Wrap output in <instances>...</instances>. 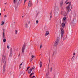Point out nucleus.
<instances>
[{
    "label": "nucleus",
    "instance_id": "37998d69",
    "mask_svg": "<svg viewBox=\"0 0 78 78\" xmlns=\"http://www.w3.org/2000/svg\"><path fill=\"white\" fill-rule=\"evenodd\" d=\"M47 78H51V77H48Z\"/></svg>",
    "mask_w": 78,
    "mask_h": 78
},
{
    "label": "nucleus",
    "instance_id": "dca6fc26",
    "mask_svg": "<svg viewBox=\"0 0 78 78\" xmlns=\"http://www.w3.org/2000/svg\"><path fill=\"white\" fill-rule=\"evenodd\" d=\"M25 27L26 28H28V24H27V23H26L25 24Z\"/></svg>",
    "mask_w": 78,
    "mask_h": 78
},
{
    "label": "nucleus",
    "instance_id": "f03ea898",
    "mask_svg": "<svg viewBox=\"0 0 78 78\" xmlns=\"http://www.w3.org/2000/svg\"><path fill=\"white\" fill-rule=\"evenodd\" d=\"M55 15H58V11H59V8L56 5H55Z\"/></svg>",
    "mask_w": 78,
    "mask_h": 78
},
{
    "label": "nucleus",
    "instance_id": "c03bdc74",
    "mask_svg": "<svg viewBox=\"0 0 78 78\" xmlns=\"http://www.w3.org/2000/svg\"><path fill=\"white\" fill-rule=\"evenodd\" d=\"M33 78H34V77H35V76H33Z\"/></svg>",
    "mask_w": 78,
    "mask_h": 78
},
{
    "label": "nucleus",
    "instance_id": "4c0bfd02",
    "mask_svg": "<svg viewBox=\"0 0 78 78\" xmlns=\"http://www.w3.org/2000/svg\"><path fill=\"white\" fill-rule=\"evenodd\" d=\"M48 69L49 70V64L48 65Z\"/></svg>",
    "mask_w": 78,
    "mask_h": 78
},
{
    "label": "nucleus",
    "instance_id": "a878e982",
    "mask_svg": "<svg viewBox=\"0 0 78 78\" xmlns=\"http://www.w3.org/2000/svg\"><path fill=\"white\" fill-rule=\"evenodd\" d=\"M63 19V20L65 21V20H66V17H64Z\"/></svg>",
    "mask_w": 78,
    "mask_h": 78
},
{
    "label": "nucleus",
    "instance_id": "6ab92c4d",
    "mask_svg": "<svg viewBox=\"0 0 78 78\" xmlns=\"http://www.w3.org/2000/svg\"><path fill=\"white\" fill-rule=\"evenodd\" d=\"M40 66L41 68H42V61H40Z\"/></svg>",
    "mask_w": 78,
    "mask_h": 78
},
{
    "label": "nucleus",
    "instance_id": "20e7f679",
    "mask_svg": "<svg viewBox=\"0 0 78 78\" xmlns=\"http://www.w3.org/2000/svg\"><path fill=\"white\" fill-rule=\"evenodd\" d=\"M60 30H61V37H63V36L64 35V29H63L62 28H61Z\"/></svg>",
    "mask_w": 78,
    "mask_h": 78
},
{
    "label": "nucleus",
    "instance_id": "72a5a7b5",
    "mask_svg": "<svg viewBox=\"0 0 78 78\" xmlns=\"http://www.w3.org/2000/svg\"><path fill=\"white\" fill-rule=\"evenodd\" d=\"M38 22H39V21H38V20H37L36 21V23H37V24L38 23Z\"/></svg>",
    "mask_w": 78,
    "mask_h": 78
},
{
    "label": "nucleus",
    "instance_id": "6e6552de",
    "mask_svg": "<svg viewBox=\"0 0 78 78\" xmlns=\"http://www.w3.org/2000/svg\"><path fill=\"white\" fill-rule=\"evenodd\" d=\"M52 14V11H51V12L50 13V19L49 20H51V17H53V16H52V15H51Z\"/></svg>",
    "mask_w": 78,
    "mask_h": 78
},
{
    "label": "nucleus",
    "instance_id": "5701e85b",
    "mask_svg": "<svg viewBox=\"0 0 78 78\" xmlns=\"http://www.w3.org/2000/svg\"><path fill=\"white\" fill-rule=\"evenodd\" d=\"M4 24H5V22H4L3 21H2V22L1 25H4Z\"/></svg>",
    "mask_w": 78,
    "mask_h": 78
},
{
    "label": "nucleus",
    "instance_id": "a211bd4d",
    "mask_svg": "<svg viewBox=\"0 0 78 78\" xmlns=\"http://www.w3.org/2000/svg\"><path fill=\"white\" fill-rule=\"evenodd\" d=\"M49 72H48V73H46V76H49Z\"/></svg>",
    "mask_w": 78,
    "mask_h": 78
},
{
    "label": "nucleus",
    "instance_id": "864d4df0",
    "mask_svg": "<svg viewBox=\"0 0 78 78\" xmlns=\"http://www.w3.org/2000/svg\"><path fill=\"white\" fill-rule=\"evenodd\" d=\"M5 5H6V3H5Z\"/></svg>",
    "mask_w": 78,
    "mask_h": 78
},
{
    "label": "nucleus",
    "instance_id": "c9c22d12",
    "mask_svg": "<svg viewBox=\"0 0 78 78\" xmlns=\"http://www.w3.org/2000/svg\"><path fill=\"white\" fill-rule=\"evenodd\" d=\"M22 64H23V62H22V63L20 65V66H21L22 65Z\"/></svg>",
    "mask_w": 78,
    "mask_h": 78
},
{
    "label": "nucleus",
    "instance_id": "8fccbe9b",
    "mask_svg": "<svg viewBox=\"0 0 78 78\" xmlns=\"http://www.w3.org/2000/svg\"><path fill=\"white\" fill-rule=\"evenodd\" d=\"M74 57H75V56L74 55V56H73V58H74Z\"/></svg>",
    "mask_w": 78,
    "mask_h": 78
},
{
    "label": "nucleus",
    "instance_id": "473e14b6",
    "mask_svg": "<svg viewBox=\"0 0 78 78\" xmlns=\"http://www.w3.org/2000/svg\"><path fill=\"white\" fill-rule=\"evenodd\" d=\"M50 71L51 72H52V67L51 68L50 70Z\"/></svg>",
    "mask_w": 78,
    "mask_h": 78
},
{
    "label": "nucleus",
    "instance_id": "2f4dec72",
    "mask_svg": "<svg viewBox=\"0 0 78 78\" xmlns=\"http://www.w3.org/2000/svg\"><path fill=\"white\" fill-rule=\"evenodd\" d=\"M34 73H32L30 74V76H31L32 75H34Z\"/></svg>",
    "mask_w": 78,
    "mask_h": 78
},
{
    "label": "nucleus",
    "instance_id": "5fc2aeb1",
    "mask_svg": "<svg viewBox=\"0 0 78 78\" xmlns=\"http://www.w3.org/2000/svg\"><path fill=\"white\" fill-rule=\"evenodd\" d=\"M73 58L72 57V58H71V59H73Z\"/></svg>",
    "mask_w": 78,
    "mask_h": 78
},
{
    "label": "nucleus",
    "instance_id": "39448f33",
    "mask_svg": "<svg viewBox=\"0 0 78 78\" xmlns=\"http://www.w3.org/2000/svg\"><path fill=\"white\" fill-rule=\"evenodd\" d=\"M25 44H24L22 48V54H23V53H24V50H25Z\"/></svg>",
    "mask_w": 78,
    "mask_h": 78
},
{
    "label": "nucleus",
    "instance_id": "ddd939ff",
    "mask_svg": "<svg viewBox=\"0 0 78 78\" xmlns=\"http://www.w3.org/2000/svg\"><path fill=\"white\" fill-rule=\"evenodd\" d=\"M28 6L29 7H30L31 6V2L30 1L28 3Z\"/></svg>",
    "mask_w": 78,
    "mask_h": 78
},
{
    "label": "nucleus",
    "instance_id": "4d7b16f0",
    "mask_svg": "<svg viewBox=\"0 0 78 78\" xmlns=\"http://www.w3.org/2000/svg\"><path fill=\"white\" fill-rule=\"evenodd\" d=\"M23 17V16H22V17Z\"/></svg>",
    "mask_w": 78,
    "mask_h": 78
},
{
    "label": "nucleus",
    "instance_id": "393cba45",
    "mask_svg": "<svg viewBox=\"0 0 78 78\" xmlns=\"http://www.w3.org/2000/svg\"><path fill=\"white\" fill-rule=\"evenodd\" d=\"M10 53H12V48L11 49Z\"/></svg>",
    "mask_w": 78,
    "mask_h": 78
},
{
    "label": "nucleus",
    "instance_id": "09e8293b",
    "mask_svg": "<svg viewBox=\"0 0 78 78\" xmlns=\"http://www.w3.org/2000/svg\"><path fill=\"white\" fill-rule=\"evenodd\" d=\"M4 11H5V9H4Z\"/></svg>",
    "mask_w": 78,
    "mask_h": 78
},
{
    "label": "nucleus",
    "instance_id": "aec40b11",
    "mask_svg": "<svg viewBox=\"0 0 78 78\" xmlns=\"http://www.w3.org/2000/svg\"><path fill=\"white\" fill-rule=\"evenodd\" d=\"M13 3L15 4H16V0H13Z\"/></svg>",
    "mask_w": 78,
    "mask_h": 78
},
{
    "label": "nucleus",
    "instance_id": "e433bc0d",
    "mask_svg": "<svg viewBox=\"0 0 78 78\" xmlns=\"http://www.w3.org/2000/svg\"><path fill=\"white\" fill-rule=\"evenodd\" d=\"M30 66L27 67V69H30Z\"/></svg>",
    "mask_w": 78,
    "mask_h": 78
},
{
    "label": "nucleus",
    "instance_id": "c756f323",
    "mask_svg": "<svg viewBox=\"0 0 78 78\" xmlns=\"http://www.w3.org/2000/svg\"><path fill=\"white\" fill-rule=\"evenodd\" d=\"M4 17L5 18H6V17H7V16L6 15H4Z\"/></svg>",
    "mask_w": 78,
    "mask_h": 78
},
{
    "label": "nucleus",
    "instance_id": "a19ab883",
    "mask_svg": "<svg viewBox=\"0 0 78 78\" xmlns=\"http://www.w3.org/2000/svg\"><path fill=\"white\" fill-rule=\"evenodd\" d=\"M16 10L17 11V8H16Z\"/></svg>",
    "mask_w": 78,
    "mask_h": 78
},
{
    "label": "nucleus",
    "instance_id": "f8f14e48",
    "mask_svg": "<svg viewBox=\"0 0 78 78\" xmlns=\"http://www.w3.org/2000/svg\"><path fill=\"white\" fill-rule=\"evenodd\" d=\"M19 2H18L17 3V5H19V4H20L21 3H22V0H18Z\"/></svg>",
    "mask_w": 78,
    "mask_h": 78
},
{
    "label": "nucleus",
    "instance_id": "b1692460",
    "mask_svg": "<svg viewBox=\"0 0 78 78\" xmlns=\"http://www.w3.org/2000/svg\"><path fill=\"white\" fill-rule=\"evenodd\" d=\"M35 69V67L34 66H33V67H32L30 69H31V70H33V69Z\"/></svg>",
    "mask_w": 78,
    "mask_h": 78
},
{
    "label": "nucleus",
    "instance_id": "cd10ccee",
    "mask_svg": "<svg viewBox=\"0 0 78 78\" xmlns=\"http://www.w3.org/2000/svg\"><path fill=\"white\" fill-rule=\"evenodd\" d=\"M15 33L16 34H17V30H15Z\"/></svg>",
    "mask_w": 78,
    "mask_h": 78
},
{
    "label": "nucleus",
    "instance_id": "7ed1b4c3",
    "mask_svg": "<svg viewBox=\"0 0 78 78\" xmlns=\"http://www.w3.org/2000/svg\"><path fill=\"white\" fill-rule=\"evenodd\" d=\"M3 59V57H2V61H3V62L4 63V65H6V56L5 55L4 56V58Z\"/></svg>",
    "mask_w": 78,
    "mask_h": 78
},
{
    "label": "nucleus",
    "instance_id": "423d86ee",
    "mask_svg": "<svg viewBox=\"0 0 78 78\" xmlns=\"http://www.w3.org/2000/svg\"><path fill=\"white\" fill-rule=\"evenodd\" d=\"M59 39V37H57V39ZM58 44H59V40L58 39L56 40L55 43V46L58 45Z\"/></svg>",
    "mask_w": 78,
    "mask_h": 78
},
{
    "label": "nucleus",
    "instance_id": "2eb2a0df",
    "mask_svg": "<svg viewBox=\"0 0 78 78\" xmlns=\"http://www.w3.org/2000/svg\"><path fill=\"white\" fill-rule=\"evenodd\" d=\"M31 72H32V70H31V69H30L28 71V73L29 74H30L31 73Z\"/></svg>",
    "mask_w": 78,
    "mask_h": 78
},
{
    "label": "nucleus",
    "instance_id": "c85d7f7f",
    "mask_svg": "<svg viewBox=\"0 0 78 78\" xmlns=\"http://www.w3.org/2000/svg\"><path fill=\"white\" fill-rule=\"evenodd\" d=\"M26 23H27L28 24H30V21H27V22Z\"/></svg>",
    "mask_w": 78,
    "mask_h": 78
},
{
    "label": "nucleus",
    "instance_id": "4468645a",
    "mask_svg": "<svg viewBox=\"0 0 78 78\" xmlns=\"http://www.w3.org/2000/svg\"><path fill=\"white\" fill-rule=\"evenodd\" d=\"M62 27H65V22H63L62 24Z\"/></svg>",
    "mask_w": 78,
    "mask_h": 78
},
{
    "label": "nucleus",
    "instance_id": "9b49d317",
    "mask_svg": "<svg viewBox=\"0 0 78 78\" xmlns=\"http://www.w3.org/2000/svg\"><path fill=\"white\" fill-rule=\"evenodd\" d=\"M49 34V32L48 31H46V34H45V36H48Z\"/></svg>",
    "mask_w": 78,
    "mask_h": 78
},
{
    "label": "nucleus",
    "instance_id": "ea45409f",
    "mask_svg": "<svg viewBox=\"0 0 78 78\" xmlns=\"http://www.w3.org/2000/svg\"><path fill=\"white\" fill-rule=\"evenodd\" d=\"M69 1V0H66V1L65 2V3H66V2H67Z\"/></svg>",
    "mask_w": 78,
    "mask_h": 78
},
{
    "label": "nucleus",
    "instance_id": "f257e3e1",
    "mask_svg": "<svg viewBox=\"0 0 78 78\" xmlns=\"http://www.w3.org/2000/svg\"><path fill=\"white\" fill-rule=\"evenodd\" d=\"M66 5L69 4L68 6L66 7V10L67 12H70V11H71L72 8V5L71 9L70 10V7L71 6V2H68L66 3Z\"/></svg>",
    "mask_w": 78,
    "mask_h": 78
},
{
    "label": "nucleus",
    "instance_id": "7c9ffc66",
    "mask_svg": "<svg viewBox=\"0 0 78 78\" xmlns=\"http://www.w3.org/2000/svg\"><path fill=\"white\" fill-rule=\"evenodd\" d=\"M31 56L32 58H34V57H35V56H34V55H32Z\"/></svg>",
    "mask_w": 78,
    "mask_h": 78
},
{
    "label": "nucleus",
    "instance_id": "bb28decb",
    "mask_svg": "<svg viewBox=\"0 0 78 78\" xmlns=\"http://www.w3.org/2000/svg\"><path fill=\"white\" fill-rule=\"evenodd\" d=\"M12 53H10L9 55V57H12Z\"/></svg>",
    "mask_w": 78,
    "mask_h": 78
},
{
    "label": "nucleus",
    "instance_id": "4be33fe9",
    "mask_svg": "<svg viewBox=\"0 0 78 78\" xmlns=\"http://www.w3.org/2000/svg\"><path fill=\"white\" fill-rule=\"evenodd\" d=\"M6 40L5 38H4L3 40V42H6Z\"/></svg>",
    "mask_w": 78,
    "mask_h": 78
},
{
    "label": "nucleus",
    "instance_id": "a18cd8bd",
    "mask_svg": "<svg viewBox=\"0 0 78 78\" xmlns=\"http://www.w3.org/2000/svg\"><path fill=\"white\" fill-rule=\"evenodd\" d=\"M26 1H27V0H24V2H26Z\"/></svg>",
    "mask_w": 78,
    "mask_h": 78
},
{
    "label": "nucleus",
    "instance_id": "412c9836",
    "mask_svg": "<svg viewBox=\"0 0 78 78\" xmlns=\"http://www.w3.org/2000/svg\"><path fill=\"white\" fill-rule=\"evenodd\" d=\"M3 38H5V33L4 32L3 33Z\"/></svg>",
    "mask_w": 78,
    "mask_h": 78
},
{
    "label": "nucleus",
    "instance_id": "49530a36",
    "mask_svg": "<svg viewBox=\"0 0 78 78\" xmlns=\"http://www.w3.org/2000/svg\"><path fill=\"white\" fill-rule=\"evenodd\" d=\"M1 15H2V13H0V16H1Z\"/></svg>",
    "mask_w": 78,
    "mask_h": 78
},
{
    "label": "nucleus",
    "instance_id": "1a4fd4ad",
    "mask_svg": "<svg viewBox=\"0 0 78 78\" xmlns=\"http://www.w3.org/2000/svg\"><path fill=\"white\" fill-rule=\"evenodd\" d=\"M5 67H6V65H4V66H3V70L4 71V72H5Z\"/></svg>",
    "mask_w": 78,
    "mask_h": 78
},
{
    "label": "nucleus",
    "instance_id": "58836bf2",
    "mask_svg": "<svg viewBox=\"0 0 78 78\" xmlns=\"http://www.w3.org/2000/svg\"><path fill=\"white\" fill-rule=\"evenodd\" d=\"M7 48H8V49H9V46H7Z\"/></svg>",
    "mask_w": 78,
    "mask_h": 78
},
{
    "label": "nucleus",
    "instance_id": "f3484780",
    "mask_svg": "<svg viewBox=\"0 0 78 78\" xmlns=\"http://www.w3.org/2000/svg\"><path fill=\"white\" fill-rule=\"evenodd\" d=\"M57 53V51H55L54 52L53 54V56L54 55H56Z\"/></svg>",
    "mask_w": 78,
    "mask_h": 78
},
{
    "label": "nucleus",
    "instance_id": "79ce46f5",
    "mask_svg": "<svg viewBox=\"0 0 78 78\" xmlns=\"http://www.w3.org/2000/svg\"><path fill=\"white\" fill-rule=\"evenodd\" d=\"M73 55H74V56H75V53H74L73 54Z\"/></svg>",
    "mask_w": 78,
    "mask_h": 78
},
{
    "label": "nucleus",
    "instance_id": "3c124183",
    "mask_svg": "<svg viewBox=\"0 0 78 78\" xmlns=\"http://www.w3.org/2000/svg\"><path fill=\"white\" fill-rule=\"evenodd\" d=\"M28 69H27V71H28Z\"/></svg>",
    "mask_w": 78,
    "mask_h": 78
},
{
    "label": "nucleus",
    "instance_id": "f704fd0d",
    "mask_svg": "<svg viewBox=\"0 0 78 78\" xmlns=\"http://www.w3.org/2000/svg\"><path fill=\"white\" fill-rule=\"evenodd\" d=\"M42 47V45H40V48H41Z\"/></svg>",
    "mask_w": 78,
    "mask_h": 78
},
{
    "label": "nucleus",
    "instance_id": "603ef678",
    "mask_svg": "<svg viewBox=\"0 0 78 78\" xmlns=\"http://www.w3.org/2000/svg\"><path fill=\"white\" fill-rule=\"evenodd\" d=\"M20 69L21 68V66H20Z\"/></svg>",
    "mask_w": 78,
    "mask_h": 78
},
{
    "label": "nucleus",
    "instance_id": "de8ad7c7",
    "mask_svg": "<svg viewBox=\"0 0 78 78\" xmlns=\"http://www.w3.org/2000/svg\"><path fill=\"white\" fill-rule=\"evenodd\" d=\"M18 56H20V54H19V55H18Z\"/></svg>",
    "mask_w": 78,
    "mask_h": 78
},
{
    "label": "nucleus",
    "instance_id": "6e6d98bb",
    "mask_svg": "<svg viewBox=\"0 0 78 78\" xmlns=\"http://www.w3.org/2000/svg\"><path fill=\"white\" fill-rule=\"evenodd\" d=\"M16 50H17V49Z\"/></svg>",
    "mask_w": 78,
    "mask_h": 78
},
{
    "label": "nucleus",
    "instance_id": "9d476101",
    "mask_svg": "<svg viewBox=\"0 0 78 78\" xmlns=\"http://www.w3.org/2000/svg\"><path fill=\"white\" fill-rule=\"evenodd\" d=\"M63 0H62L60 2V5L61 7H62V6L63 5Z\"/></svg>",
    "mask_w": 78,
    "mask_h": 78
},
{
    "label": "nucleus",
    "instance_id": "0eeeda50",
    "mask_svg": "<svg viewBox=\"0 0 78 78\" xmlns=\"http://www.w3.org/2000/svg\"><path fill=\"white\" fill-rule=\"evenodd\" d=\"M76 22V19H73V21L71 23L72 25H73V23L75 24V23Z\"/></svg>",
    "mask_w": 78,
    "mask_h": 78
}]
</instances>
